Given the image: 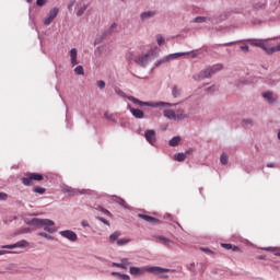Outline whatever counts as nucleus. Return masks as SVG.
<instances>
[{"label":"nucleus","instance_id":"obj_1","mask_svg":"<svg viewBox=\"0 0 280 280\" xmlns=\"http://www.w3.org/2000/svg\"><path fill=\"white\" fill-rule=\"evenodd\" d=\"M129 272L133 277H142V275H145V272H151L152 275H163L164 272H170V269L162 267H130Z\"/></svg>","mask_w":280,"mask_h":280},{"label":"nucleus","instance_id":"obj_2","mask_svg":"<svg viewBox=\"0 0 280 280\" xmlns=\"http://www.w3.org/2000/svg\"><path fill=\"white\" fill-rule=\"evenodd\" d=\"M128 100L130 102H132L133 104H137L138 106H150L151 108H159V106H174L171 103H165V102H143V101H139V98L135 97V96H129Z\"/></svg>","mask_w":280,"mask_h":280},{"label":"nucleus","instance_id":"obj_3","mask_svg":"<svg viewBox=\"0 0 280 280\" xmlns=\"http://www.w3.org/2000/svg\"><path fill=\"white\" fill-rule=\"evenodd\" d=\"M34 180L40 183V180H45V176L40 173H27L22 178V183L25 187H32V185H34Z\"/></svg>","mask_w":280,"mask_h":280},{"label":"nucleus","instance_id":"obj_4","mask_svg":"<svg viewBox=\"0 0 280 280\" xmlns=\"http://www.w3.org/2000/svg\"><path fill=\"white\" fill-rule=\"evenodd\" d=\"M164 117H166V119H173L174 121H180L183 119H188L189 115L185 114V110H177L176 113L172 109H165Z\"/></svg>","mask_w":280,"mask_h":280},{"label":"nucleus","instance_id":"obj_5","mask_svg":"<svg viewBox=\"0 0 280 280\" xmlns=\"http://www.w3.org/2000/svg\"><path fill=\"white\" fill-rule=\"evenodd\" d=\"M222 69H223L222 65H220V63L214 65V66L201 71L199 73V78L201 80H205V78H211L213 75V73H218V71H222Z\"/></svg>","mask_w":280,"mask_h":280},{"label":"nucleus","instance_id":"obj_6","mask_svg":"<svg viewBox=\"0 0 280 280\" xmlns=\"http://www.w3.org/2000/svg\"><path fill=\"white\" fill-rule=\"evenodd\" d=\"M180 56H189V52H175V54H171V55L164 57L162 60H159L155 63V67H161V65H163V62H170V60H176L177 58H180Z\"/></svg>","mask_w":280,"mask_h":280},{"label":"nucleus","instance_id":"obj_7","mask_svg":"<svg viewBox=\"0 0 280 280\" xmlns=\"http://www.w3.org/2000/svg\"><path fill=\"white\" fill-rule=\"evenodd\" d=\"M61 237H66V240H69L70 242H78V234L71 230H66L59 232Z\"/></svg>","mask_w":280,"mask_h":280},{"label":"nucleus","instance_id":"obj_8","mask_svg":"<svg viewBox=\"0 0 280 280\" xmlns=\"http://www.w3.org/2000/svg\"><path fill=\"white\" fill-rule=\"evenodd\" d=\"M27 246H30V242L22 240L11 245H3L1 248H9L10 250H12V248H27Z\"/></svg>","mask_w":280,"mask_h":280},{"label":"nucleus","instance_id":"obj_9","mask_svg":"<svg viewBox=\"0 0 280 280\" xmlns=\"http://www.w3.org/2000/svg\"><path fill=\"white\" fill-rule=\"evenodd\" d=\"M144 137L148 143H150L151 145H154V143H156V131L149 129L145 131Z\"/></svg>","mask_w":280,"mask_h":280},{"label":"nucleus","instance_id":"obj_10","mask_svg":"<svg viewBox=\"0 0 280 280\" xmlns=\"http://www.w3.org/2000/svg\"><path fill=\"white\" fill-rule=\"evenodd\" d=\"M58 16V8H54L49 11L48 16L45 19L44 24L45 25H51L54 22V19Z\"/></svg>","mask_w":280,"mask_h":280},{"label":"nucleus","instance_id":"obj_11","mask_svg":"<svg viewBox=\"0 0 280 280\" xmlns=\"http://www.w3.org/2000/svg\"><path fill=\"white\" fill-rule=\"evenodd\" d=\"M130 266V261L128 258H122L120 262H113L114 268H121L122 270H128V267Z\"/></svg>","mask_w":280,"mask_h":280},{"label":"nucleus","instance_id":"obj_12","mask_svg":"<svg viewBox=\"0 0 280 280\" xmlns=\"http://www.w3.org/2000/svg\"><path fill=\"white\" fill-rule=\"evenodd\" d=\"M137 65L145 67L150 62V54L142 55L136 59Z\"/></svg>","mask_w":280,"mask_h":280},{"label":"nucleus","instance_id":"obj_13","mask_svg":"<svg viewBox=\"0 0 280 280\" xmlns=\"http://www.w3.org/2000/svg\"><path fill=\"white\" fill-rule=\"evenodd\" d=\"M70 62H71L72 67H77V65H79V61H78V49H75V48H72L70 50Z\"/></svg>","mask_w":280,"mask_h":280},{"label":"nucleus","instance_id":"obj_14","mask_svg":"<svg viewBox=\"0 0 280 280\" xmlns=\"http://www.w3.org/2000/svg\"><path fill=\"white\" fill-rule=\"evenodd\" d=\"M138 218H140L141 220H144V222H149L150 224H156L159 223V219L154 218V217H150L148 214H138Z\"/></svg>","mask_w":280,"mask_h":280},{"label":"nucleus","instance_id":"obj_15","mask_svg":"<svg viewBox=\"0 0 280 280\" xmlns=\"http://www.w3.org/2000/svg\"><path fill=\"white\" fill-rule=\"evenodd\" d=\"M45 222H48L47 219L34 218L31 220L32 226H36L37 229H43Z\"/></svg>","mask_w":280,"mask_h":280},{"label":"nucleus","instance_id":"obj_16","mask_svg":"<svg viewBox=\"0 0 280 280\" xmlns=\"http://www.w3.org/2000/svg\"><path fill=\"white\" fill-rule=\"evenodd\" d=\"M54 221L47 219V222L44 223V231H47V233H56V228H54Z\"/></svg>","mask_w":280,"mask_h":280},{"label":"nucleus","instance_id":"obj_17","mask_svg":"<svg viewBox=\"0 0 280 280\" xmlns=\"http://www.w3.org/2000/svg\"><path fill=\"white\" fill-rule=\"evenodd\" d=\"M130 113L136 119H143V117H145V114L141 109L130 108Z\"/></svg>","mask_w":280,"mask_h":280},{"label":"nucleus","instance_id":"obj_18","mask_svg":"<svg viewBox=\"0 0 280 280\" xmlns=\"http://www.w3.org/2000/svg\"><path fill=\"white\" fill-rule=\"evenodd\" d=\"M62 190L65 194H68V196H75L78 194V190H75L69 186H65Z\"/></svg>","mask_w":280,"mask_h":280},{"label":"nucleus","instance_id":"obj_19","mask_svg":"<svg viewBox=\"0 0 280 280\" xmlns=\"http://www.w3.org/2000/svg\"><path fill=\"white\" fill-rule=\"evenodd\" d=\"M112 277H118V279H120V280H130V276L115 272V271L112 272Z\"/></svg>","mask_w":280,"mask_h":280},{"label":"nucleus","instance_id":"obj_20","mask_svg":"<svg viewBox=\"0 0 280 280\" xmlns=\"http://www.w3.org/2000/svg\"><path fill=\"white\" fill-rule=\"evenodd\" d=\"M175 161H178V163H183V161H185V159H187V154L186 153H177L174 155Z\"/></svg>","mask_w":280,"mask_h":280},{"label":"nucleus","instance_id":"obj_21","mask_svg":"<svg viewBox=\"0 0 280 280\" xmlns=\"http://www.w3.org/2000/svg\"><path fill=\"white\" fill-rule=\"evenodd\" d=\"M221 246H222L223 248H226V250H233L234 253L237 252V250H240V247L233 246L232 244H225V243H223V244H221Z\"/></svg>","mask_w":280,"mask_h":280},{"label":"nucleus","instance_id":"obj_22","mask_svg":"<svg viewBox=\"0 0 280 280\" xmlns=\"http://www.w3.org/2000/svg\"><path fill=\"white\" fill-rule=\"evenodd\" d=\"M170 145L171 148H176L178 143H180V137H174L173 139L170 140Z\"/></svg>","mask_w":280,"mask_h":280},{"label":"nucleus","instance_id":"obj_23","mask_svg":"<svg viewBox=\"0 0 280 280\" xmlns=\"http://www.w3.org/2000/svg\"><path fill=\"white\" fill-rule=\"evenodd\" d=\"M121 235V232H114L109 236V242L113 244L114 242H117L119 240V236Z\"/></svg>","mask_w":280,"mask_h":280},{"label":"nucleus","instance_id":"obj_24","mask_svg":"<svg viewBox=\"0 0 280 280\" xmlns=\"http://www.w3.org/2000/svg\"><path fill=\"white\" fill-rule=\"evenodd\" d=\"M155 12L154 11H147V12H143L141 14V19L142 20H145V19H152V16H154Z\"/></svg>","mask_w":280,"mask_h":280},{"label":"nucleus","instance_id":"obj_25","mask_svg":"<svg viewBox=\"0 0 280 280\" xmlns=\"http://www.w3.org/2000/svg\"><path fill=\"white\" fill-rule=\"evenodd\" d=\"M262 97H265V100H268L269 104H272L275 102V100H272V92H265L262 93Z\"/></svg>","mask_w":280,"mask_h":280},{"label":"nucleus","instance_id":"obj_26","mask_svg":"<svg viewBox=\"0 0 280 280\" xmlns=\"http://www.w3.org/2000/svg\"><path fill=\"white\" fill-rule=\"evenodd\" d=\"M33 191H34L35 194H39V196H43V194H45V191H47V189H46V188H43V187H40V186H35V187H33Z\"/></svg>","mask_w":280,"mask_h":280},{"label":"nucleus","instance_id":"obj_27","mask_svg":"<svg viewBox=\"0 0 280 280\" xmlns=\"http://www.w3.org/2000/svg\"><path fill=\"white\" fill-rule=\"evenodd\" d=\"M86 8H89L86 4H82L77 11V16H82L86 12Z\"/></svg>","mask_w":280,"mask_h":280},{"label":"nucleus","instance_id":"obj_28","mask_svg":"<svg viewBox=\"0 0 280 280\" xmlns=\"http://www.w3.org/2000/svg\"><path fill=\"white\" fill-rule=\"evenodd\" d=\"M220 163H221V165H226V163H229V155H226V153L221 154Z\"/></svg>","mask_w":280,"mask_h":280},{"label":"nucleus","instance_id":"obj_29","mask_svg":"<svg viewBox=\"0 0 280 280\" xmlns=\"http://www.w3.org/2000/svg\"><path fill=\"white\" fill-rule=\"evenodd\" d=\"M252 45H254V47H260V49H265V51H268L264 42H253Z\"/></svg>","mask_w":280,"mask_h":280},{"label":"nucleus","instance_id":"obj_30","mask_svg":"<svg viewBox=\"0 0 280 280\" xmlns=\"http://www.w3.org/2000/svg\"><path fill=\"white\" fill-rule=\"evenodd\" d=\"M158 240H160V242H162V244H164L165 246H170V244H172V241H170L165 236H159Z\"/></svg>","mask_w":280,"mask_h":280},{"label":"nucleus","instance_id":"obj_31","mask_svg":"<svg viewBox=\"0 0 280 280\" xmlns=\"http://www.w3.org/2000/svg\"><path fill=\"white\" fill-rule=\"evenodd\" d=\"M74 73L77 75H84V68L82 66H78L75 69H74Z\"/></svg>","mask_w":280,"mask_h":280},{"label":"nucleus","instance_id":"obj_32","mask_svg":"<svg viewBox=\"0 0 280 280\" xmlns=\"http://www.w3.org/2000/svg\"><path fill=\"white\" fill-rule=\"evenodd\" d=\"M129 242H130V240H128V238H119V240H117V245L126 246V244H128Z\"/></svg>","mask_w":280,"mask_h":280},{"label":"nucleus","instance_id":"obj_33","mask_svg":"<svg viewBox=\"0 0 280 280\" xmlns=\"http://www.w3.org/2000/svg\"><path fill=\"white\" fill-rule=\"evenodd\" d=\"M207 18L206 16H197L194 19V23H206Z\"/></svg>","mask_w":280,"mask_h":280},{"label":"nucleus","instance_id":"obj_34","mask_svg":"<svg viewBox=\"0 0 280 280\" xmlns=\"http://www.w3.org/2000/svg\"><path fill=\"white\" fill-rule=\"evenodd\" d=\"M38 235L40 237H45L46 240H54V236H51V235H49V234H47L45 232H40V233H38Z\"/></svg>","mask_w":280,"mask_h":280},{"label":"nucleus","instance_id":"obj_35","mask_svg":"<svg viewBox=\"0 0 280 280\" xmlns=\"http://www.w3.org/2000/svg\"><path fill=\"white\" fill-rule=\"evenodd\" d=\"M156 40L158 45H164L165 44V38H163L161 35H156Z\"/></svg>","mask_w":280,"mask_h":280},{"label":"nucleus","instance_id":"obj_36","mask_svg":"<svg viewBox=\"0 0 280 280\" xmlns=\"http://www.w3.org/2000/svg\"><path fill=\"white\" fill-rule=\"evenodd\" d=\"M118 205H120V207H124L125 209H128V203L121 198L118 199Z\"/></svg>","mask_w":280,"mask_h":280},{"label":"nucleus","instance_id":"obj_37","mask_svg":"<svg viewBox=\"0 0 280 280\" xmlns=\"http://www.w3.org/2000/svg\"><path fill=\"white\" fill-rule=\"evenodd\" d=\"M115 92L117 95H119L120 97H126V93H124V91H121L120 89L116 88Z\"/></svg>","mask_w":280,"mask_h":280},{"label":"nucleus","instance_id":"obj_38","mask_svg":"<svg viewBox=\"0 0 280 280\" xmlns=\"http://www.w3.org/2000/svg\"><path fill=\"white\" fill-rule=\"evenodd\" d=\"M268 54H275V51H280V45L276 46V47H271L270 50H267Z\"/></svg>","mask_w":280,"mask_h":280},{"label":"nucleus","instance_id":"obj_39","mask_svg":"<svg viewBox=\"0 0 280 280\" xmlns=\"http://www.w3.org/2000/svg\"><path fill=\"white\" fill-rule=\"evenodd\" d=\"M180 95V92L178 91V88H173V97H178Z\"/></svg>","mask_w":280,"mask_h":280},{"label":"nucleus","instance_id":"obj_40","mask_svg":"<svg viewBox=\"0 0 280 280\" xmlns=\"http://www.w3.org/2000/svg\"><path fill=\"white\" fill-rule=\"evenodd\" d=\"M97 86H98V89H104V86H106V82L100 80V81H97Z\"/></svg>","mask_w":280,"mask_h":280},{"label":"nucleus","instance_id":"obj_41","mask_svg":"<svg viewBox=\"0 0 280 280\" xmlns=\"http://www.w3.org/2000/svg\"><path fill=\"white\" fill-rule=\"evenodd\" d=\"M0 200H8V194L0 192Z\"/></svg>","mask_w":280,"mask_h":280},{"label":"nucleus","instance_id":"obj_42","mask_svg":"<svg viewBox=\"0 0 280 280\" xmlns=\"http://www.w3.org/2000/svg\"><path fill=\"white\" fill-rule=\"evenodd\" d=\"M36 3L37 5L43 7L45 3H47V0H37Z\"/></svg>","mask_w":280,"mask_h":280},{"label":"nucleus","instance_id":"obj_43","mask_svg":"<svg viewBox=\"0 0 280 280\" xmlns=\"http://www.w3.org/2000/svg\"><path fill=\"white\" fill-rule=\"evenodd\" d=\"M104 117H105V119H113V115L109 114L108 112H106V113L104 114Z\"/></svg>","mask_w":280,"mask_h":280},{"label":"nucleus","instance_id":"obj_44","mask_svg":"<svg viewBox=\"0 0 280 280\" xmlns=\"http://www.w3.org/2000/svg\"><path fill=\"white\" fill-rule=\"evenodd\" d=\"M114 30H117V23L112 24L109 32H113Z\"/></svg>","mask_w":280,"mask_h":280},{"label":"nucleus","instance_id":"obj_45","mask_svg":"<svg viewBox=\"0 0 280 280\" xmlns=\"http://www.w3.org/2000/svg\"><path fill=\"white\" fill-rule=\"evenodd\" d=\"M127 60L130 62L132 60V52L127 54Z\"/></svg>","mask_w":280,"mask_h":280},{"label":"nucleus","instance_id":"obj_46","mask_svg":"<svg viewBox=\"0 0 280 280\" xmlns=\"http://www.w3.org/2000/svg\"><path fill=\"white\" fill-rule=\"evenodd\" d=\"M100 220H101V222H103L104 224H107V225L109 224V223H108V220H106V219H104V218H100Z\"/></svg>","mask_w":280,"mask_h":280},{"label":"nucleus","instance_id":"obj_47","mask_svg":"<svg viewBox=\"0 0 280 280\" xmlns=\"http://www.w3.org/2000/svg\"><path fill=\"white\" fill-rule=\"evenodd\" d=\"M81 224H82V226H89V221L83 220V221L81 222Z\"/></svg>","mask_w":280,"mask_h":280},{"label":"nucleus","instance_id":"obj_48","mask_svg":"<svg viewBox=\"0 0 280 280\" xmlns=\"http://www.w3.org/2000/svg\"><path fill=\"white\" fill-rule=\"evenodd\" d=\"M242 51H248V46H241Z\"/></svg>","mask_w":280,"mask_h":280},{"label":"nucleus","instance_id":"obj_49","mask_svg":"<svg viewBox=\"0 0 280 280\" xmlns=\"http://www.w3.org/2000/svg\"><path fill=\"white\" fill-rule=\"evenodd\" d=\"M192 153H194L192 150H188V151H186L184 154H186V156H187V154H192Z\"/></svg>","mask_w":280,"mask_h":280},{"label":"nucleus","instance_id":"obj_50","mask_svg":"<svg viewBox=\"0 0 280 280\" xmlns=\"http://www.w3.org/2000/svg\"><path fill=\"white\" fill-rule=\"evenodd\" d=\"M244 124H253V120L250 119L244 120Z\"/></svg>","mask_w":280,"mask_h":280},{"label":"nucleus","instance_id":"obj_51","mask_svg":"<svg viewBox=\"0 0 280 280\" xmlns=\"http://www.w3.org/2000/svg\"><path fill=\"white\" fill-rule=\"evenodd\" d=\"M267 167H275V163H268Z\"/></svg>","mask_w":280,"mask_h":280},{"label":"nucleus","instance_id":"obj_52","mask_svg":"<svg viewBox=\"0 0 280 280\" xmlns=\"http://www.w3.org/2000/svg\"><path fill=\"white\" fill-rule=\"evenodd\" d=\"M5 253H8V252H5V250H0V256H1V255H5Z\"/></svg>","mask_w":280,"mask_h":280},{"label":"nucleus","instance_id":"obj_53","mask_svg":"<svg viewBox=\"0 0 280 280\" xmlns=\"http://www.w3.org/2000/svg\"><path fill=\"white\" fill-rule=\"evenodd\" d=\"M275 255H277L278 257H280V252H276L273 250Z\"/></svg>","mask_w":280,"mask_h":280},{"label":"nucleus","instance_id":"obj_54","mask_svg":"<svg viewBox=\"0 0 280 280\" xmlns=\"http://www.w3.org/2000/svg\"><path fill=\"white\" fill-rule=\"evenodd\" d=\"M202 250H205V253H211V250H209V249L202 248Z\"/></svg>","mask_w":280,"mask_h":280},{"label":"nucleus","instance_id":"obj_55","mask_svg":"<svg viewBox=\"0 0 280 280\" xmlns=\"http://www.w3.org/2000/svg\"><path fill=\"white\" fill-rule=\"evenodd\" d=\"M162 279H167V276H162Z\"/></svg>","mask_w":280,"mask_h":280},{"label":"nucleus","instance_id":"obj_56","mask_svg":"<svg viewBox=\"0 0 280 280\" xmlns=\"http://www.w3.org/2000/svg\"><path fill=\"white\" fill-rule=\"evenodd\" d=\"M28 1V3H32V0H27Z\"/></svg>","mask_w":280,"mask_h":280}]
</instances>
